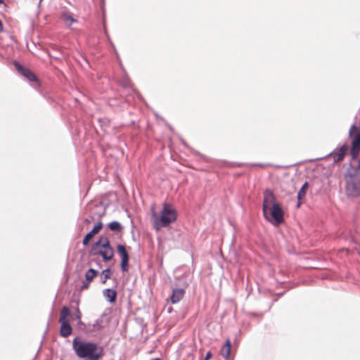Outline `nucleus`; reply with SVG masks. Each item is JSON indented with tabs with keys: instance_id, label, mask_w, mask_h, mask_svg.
I'll return each mask as SVG.
<instances>
[{
	"instance_id": "1",
	"label": "nucleus",
	"mask_w": 360,
	"mask_h": 360,
	"mask_svg": "<svg viewBox=\"0 0 360 360\" xmlns=\"http://www.w3.org/2000/svg\"><path fill=\"white\" fill-rule=\"evenodd\" d=\"M262 211L265 219L271 224L279 225L283 223V210L276 202L274 193L269 189L264 192Z\"/></svg>"
},
{
	"instance_id": "2",
	"label": "nucleus",
	"mask_w": 360,
	"mask_h": 360,
	"mask_svg": "<svg viewBox=\"0 0 360 360\" xmlns=\"http://www.w3.org/2000/svg\"><path fill=\"white\" fill-rule=\"evenodd\" d=\"M72 348L80 359L99 360L103 355V349L101 347H98L94 342L82 341L79 338H75L73 340Z\"/></svg>"
},
{
	"instance_id": "3",
	"label": "nucleus",
	"mask_w": 360,
	"mask_h": 360,
	"mask_svg": "<svg viewBox=\"0 0 360 360\" xmlns=\"http://www.w3.org/2000/svg\"><path fill=\"white\" fill-rule=\"evenodd\" d=\"M176 218L177 212L174 207L169 203H165L160 216L153 211L151 219L154 229L158 231L162 228L167 227L171 223L174 222Z\"/></svg>"
},
{
	"instance_id": "4",
	"label": "nucleus",
	"mask_w": 360,
	"mask_h": 360,
	"mask_svg": "<svg viewBox=\"0 0 360 360\" xmlns=\"http://www.w3.org/2000/svg\"><path fill=\"white\" fill-rule=\"evenodd\" d=\"M345 192L349 197L360 195V174L347 171L345 175Z\"/></svg>"
},
{
	"instance_id": "5",
	"label": "nucleus",
	"mask_w": 360,
	"mask_h": 360,
	"mask_svg": "<svg viewBox=\"0 0 360 360\" xmlns=\"http://www.w3.org/2000/svg\"><path fill=\"white\" fill-rule=\"evenodd\" d=\"M94 254L102 257L105 262L110 261L114 257V250L106 237H101L94 245Z\"/></svg>"
},
{
	"instance_id": "6",
	"label": "nucleus",
	"mask_w": 360,
	"mask_h": 360,
	"mask_svg": "<svg viewBox=\"0 0 360 360\" xmlns=\"http://www.w3.org/2000/svg\"><path fill=\"white\" fill-rule=\"evenodd\" d=\"M349 136L352 138L350 155L352 158H355L360 151V129L356 125H352Z\"/></svg>"
},
{
	"instance_id": "7",
	"label": "nucleus",
	"mask_w": 360,
	"mask_h": 360,
	"mask_svg": "<svg viewBox=\"0 0 360 360\" xmlns=\"http://www.w3.org/2000/svg\"><path fill=\"white\" fill-rule=\"evenodd\" d=\"M349 150V146L347 144H343L340 148L334 150L330 154V158L333 160L334 162H338L343 160L345 156Z\"/></svg>"
},
{
	"instance_id": "8",
	"label": "nucleus",
	"mask_w": 360,
	"mask_h": 360,
	"mask_svg": "<svg viewBox=\"0 0 360 360\" xmlns=\"http://www.w3.org/2000/svg\"><path fill=\"white\" fill-rule=\"evenodd\" d=\"M99 272L94 269H89L85 273V280L82 282L81 290H86L89 288L90 283L98 275Z\"/></svg>"
},
{
	"instance_id": "9",
	"label": "nucleus",
	"mask_w": 360,
	"mask_h": 360,
	"mask_svg": "<svg viewBox=\"0 0 360 360\" xmlns=\"http://www.w3.org/2000/svg\"><path fill=\"white\" fill-rule=\"evenodd\" d=\"M68 316H60L59 319V322L61 324L60 333V335L67 338L72 333V327L69 323V321L67 320Z\"/></svg>"
},
{
	"instance_id": "10",
	"label": "nucleus",
	"mask_w": 360,
	"mask_h": 360,
	"mask_svg": "<svg viewBox=\"0 0 360 360\" xmlns=\"http://www.w3.org/2000/svg\"><path fill=\"white\" fill-rule=\"evenodd\" d=\"M103 228V223L101 221H99L97 224L94 226L93 229L89 232L84 238L83 239V245L84 246L87 245L90 241L93 238V237L99 233V231Z\"/></svg>"
},
{
	"instance_id": "11",
	"label": "nucleus",
	"mask_w": 360,
	"mask_h": 360,
	"mask_svg": "<svg viewBox=\"0 0 360 360\" xmlns=\"http://www.w3.org/2000/svg\"><path fill=\"white\" fill-rule=\"evenodd\" d=\"M15 66L18 71L30 81L33 82L37 80L35 75L30 70L24 68L16 62L15 63Z\"/></svg>"
},
{
	"instance_id": "12",
	"label": "nucleus",
	"mask_w": 360,
	"mask_h": 360,
	"mask_svg": "<svg viewBox=\"0 0 360 360\" xmlns=\"http://www.w3.org/2000/svg\"><path fill=\"white\" fill-rule=\"evenodd\" d=\"M347 171L360 174V155L359 156V154L356 155V158H352L350 167Z\"/></svg>"
},
{
	"instance_id": "13",
	"label": "nucleus",
	"mask_w": 360,
	"mask_h": 360,
	"mask_svg": "<svg viewBox=\"0 0 360 360\" xmlns=\"http://www.w3.org/2000/svg\"><path fill=\"white\" fill-rule=\"evenodd\" d=\"M309 188V185L307 182H305L300 190L298 191L297 193V207H300L301 204L302 203V200L304 199L307 191Z\"/></svg>"
},
{
	"instance_id": "14",
	"label": "nucleus",
	"mask_w": 360,
	"mask_h": 360,
	"mask_svg": "<svg viewBox=\"0 0 360 360\" xmlns=\"http://www.w3.org/2000/svg\"><path fill=\"white\" fill-rule=\"evenodd\" d=\"M184 295V290L183 289L176 288L173 290L171 296V301L172 303H176L180 301Z\"/></svg>"
},
{
	"instance_id": "15",
	"label": "nucleus",
	"mask_w": 360,
	"mask_h": 360,
	"mask_svg": "<svg viewBox=\"0 0 360 360\" xmlns=\"http://www.w3.org/2000/svg\"><path fill=\"white\" fill-rule=\"evenodd\" d=\"M231 349V342L229 339H226L224 346L221 349V355L225 358L228 359L230 356Z\"/></svg>"
},
{
	"instance_id": "16",
	"label": "nucleus",
	"mask_w": 360,
	"mask_h": 360,
	"mask_svg": "<svg viewBox=\"0 0 360 360\" xmlns=\"http://www.w3.org/2000/svg\"><path fill=\"white\" fill-rule=\"evenodd\" d=\"M103 295L110 302L113 303L116 300L117 292L112 289H105L103 291Z\"/></svg>"
},
{
	"instance_id": "17",
	"label": "nucleus",
	"mask_w": 360,
	"mask_h": 360,
	"mask_svg": "<svg viewBox=\"0 0 360 360\" xmlns=\"http://www.w3.org/2000/svg\"><path fill=\"white\" fill-rule=\"evenodd\" d=\"M61 19L63 20L65 24L69 27L71 26L72 23L77 22V20L73 18L69 12L63 13L61 15Z\"/></svg>"
},
{
	"instance_id": "18",
	"label": "nucleus",
	"mask_w": 360,
	"mask_h": 360,
	"mask_svg": "<svg viewBox=\"0 0 360 360\" xmlns=\"http://www.w3.org/2000/svg\"><path fill=\"white\" fill-rule=\"evenodd\" d=\"M108 227L112 231L120 232L122 229V225L116 221H112L108 224Z\"/></svg>"
},
{
	"instance_id": "19",
	"label": "nucleus",
	"mask_w": 360,
	"mask_h": 360,
	"mask_svg": "<svg viewBox=\"0 0 360 360\" xmlns=\"http://www.w3.org/2000/svg\"><path fill=\"white\" fill-rule=\"evenodd\" d=\"M117 252L119 253V255H120L122 259L129 257L128 252H127L124 245H118L117 247Z\"/></svg>"
},
{
	"instance_id": "20",
	"label": "nucleus",
	"mask_w": 360,
	"mask_h": 360,
	"mask_svg": "<svg viewBox=\"0 0 360 360\" xmlns=\"http://www.w3.org/2000/svg\"><path fill=\"white\" fill-rule=\"evenodd\" d=\"M111 276V271L110 269H106L103 270L101 273V282L102 283H105L107 280L109 279Z\"/></svg>"
},
{
	"instance_id": "21",
	"label": "nucleus",
	"mask_w": 360,
	"mask_h": 360,
	"mask_svg": "<svg viewBox=\"0 0 360 360\" xmlns=\"http://www.w3.org/2000/svg\"><path fill=\"white\" fill-rule=\"evenodd\" d=\"M74 312L72 311L70 306V307H63L61 309L60 315H72Z\"/></svg>"
},
{
	"instance_id": "22",
	"label": "nucleus",
	"mask_w": 360,
	"mask_h": 360,
	"mask_svg": "<svg viewBox=\"0 0 360 360\" xmlns=\"http://www.w3.org/2000/svg\"><path fill=\"white\" fill-rule=\"evenodd\" d=\"M128 262H129V257L122 259L121 269L123 271H126L128 270Z\"/></svg>"
},
{
	"instance_id": "23",
	"label": "nucleus",
	"mask_w": 360,
	"mask_h": 360,
	"mask_svg": "<svg viewBox=\"0 0 360 360\" xmlns=\"http://www.w3.org/2000/svg\"><path fill=\"white\" fill-rule=\"evenodd\" d=\"M77 303H74L73 304L70 305V308L72 311L74 312L73 314H71L72 315H78L80 314L79 309L77 306Z\"/></svg>"
},
{
	"instance_id": "24",
	"label": "nucleus",
	"mask_w": 360,
	"mask_h": 360,
	"mask_svg": "<svg viewBox=\"0 0 360 360\" xmlns=\"http://www.w3.org/2000/svg\"><path fill=\"white\" fill-rule=\"evenodd\" d=\"M101 328V326L98 323H96L93 325L92 330H99Z\"/></svg>"
},
{
	"instance_id": "25",
	"label": "nucleus",
	"mask_w": 360,
	"mask_h": 360,
	"mask_svg": "<svg viewBox=\"0 0 360 360\" xmlns=\"http://www.w3.org/2000/svg\"><path fill=\"white\" fill-rule=\"evenodd\" d=\"M212 356V354L210 351H209L205 356V358L204 360H210Z\"/></svg>"
},
{
	"instance_id": "26",
	"label": "nucleus",
	"mask_w": 360,
	"mask_h": 360,
	"mask_svg": "<svg viewBox=\"0 0 360 360\" xmlns=\"http://www.w3.org/2000/svg\"><path fill=\"white\" fill-rule=\"evenodd\" d=\"M4 30V26L1 20H0V32H3Z\"/></svg>"
},
{
	"instance_id": "27",
	"label": "nucleus",
	"mask_w": 360,
	"mask_h": 360,
	"mask_svg": "<svg viewBox=\"0 0 360 360\" xmlns=\"http://www.w3.org/2000/svg\"><path fill=\"white\" fill-rule=\"evenodd\" d=\"M152 360H161L160 358H157V359H152Z\"/></svg>"
},
{
	"instance_id": "28",
	"label": "nucleus",
	"mask_w": 360,
	"mask_h": 360,
	"mask_svg": "<svg viewBox=\"0 0 360 360\" xmlns=\"http://www.w3.org/2000/svg\"><path fill=\"white\" fill-rule=\"evenodd\" d=\"M171 309H168V313H170Z\"/></svg>"
},
{
	"instance_id": "29",
	"label": "nucleus",
	"mask_w": 360,
	"mask_h": 360,
	"mask_svg": "<svg viewBox=\"0 0 360 360\" xmlns=\"http://www.w3.org/2000/svg\"><path fill=\"white\" fill-rule=\"evenodd\" d=\"M171 309H168V313H170Z\"/></svg>"
},
{
	"instance_id": "30",
	"label": "nucleus",
	"mask_w": 360,
	"mask_h": 360,
	"mask_svg": "<svg viewBox=\"0 0 360 360\" xmlns=\"http://www.w3.org/2000/svg\"><path fill=\"white\" fill-rule=\"evenodd\" d=\"M3 3V0H0V4Z\"/></svg>"
}]
</instances>
